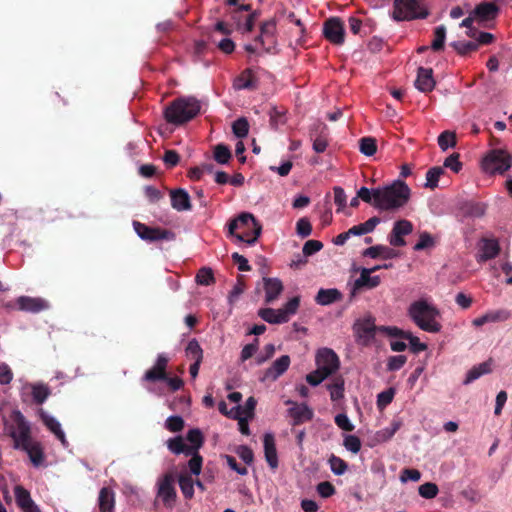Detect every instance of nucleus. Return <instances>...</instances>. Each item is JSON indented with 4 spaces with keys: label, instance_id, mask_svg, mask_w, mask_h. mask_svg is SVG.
<instances>
[{
    "label": "nucleus",
    "instance_id": "obj_15",
    "mask_svg": "<svg viewBox=\"0 0 512 512\" xmlns=\"http://www.w3.org/2000/svg\"><path fill=\"white\" fill-rule=\"evenodd\" d=\"M510 318V312L504 309L489 310L483 315L476 317L472 320V325L475 328H480L489 323L504 322Z\"/></svg>",
    "mask_w": 512,
    "mask_h": 512
},
{
    "label": "nucleus",
    "instance_id": "obj_21",
    "mask_svg": "<svg viewBox=\"0 0 512 512\" xmlns=\"http://www.w3.org/2000/svg\"><path fill=\"white\" fill-rule=\"evenodd\" d=\"M16 303L20 310L32 313H37L48 308L47 301L42 298L20 296L16 300Z\"/></svg>",
    "mask_w": 512,
    "mask_h": 512
},
{
    "label": "nucleus",
    "instance_id": "obj_39",
    "mask_svg": "<svg viewBox=\"0 0 512 512\" xmlns=\"http://www.w3.org/2000/svg\"><path fill=\"white\" fill-rule=\"evenodd\" d=\"M359 150L365 156H373L377 151L376 139L373 137H363L359 140Z\"/></svg>",
    "mask_w": 512,
    "mask_h": 512
},
{
    "label": "nucleus",
    "instance_id": "obj_2",
    "mask_svg": "<svg viewBox=\"0 0 512 512\" xmlns=\"http://www.w3.org/2000/svg\"><path fill=\"white\" fill-rule=\"evenodd\" d=\"M410 196L409 187L402 181L376 188L375 208L392 211L404 206Z\"/></svg>",
    "mask_w": 512,
    "mask_h": 512
},
{
    "label": "nucleus",
    "instance_id": "obj_33",
    "mask_svg": "<svg viewBox=\"0 0 512 512\" xmlns=\"http://www.w3.org/2000/svg\"><path fill=\"white\" fill-rule=\"evenodd\" d=\"M491 372V367L488 362L480 363L476 366H473L466 373L465 379L463 380L464 385H469L472 382L479 379L481 376L489 374Z\"/></svg>",
    "mask_w": 512,
    "mask_h": 512
},
{
    "label": "nucleus",
    "instance_id": "obj_1",
    "mask_svg": "<svg viewBox=\"0 0 512 512\" xmlns=\"http://www.w3.org/2000/svg\"><path fill=\"white\" fill-rule=\"evenodd\" d=\"M407 314L422 331L435 334L442 330V324L439 321L441 312L429 298L413 301L408 307Z\"/></svg>",
    "mask_w": 512,
    "mask_h": 512
},
{
    "label": "nucleus",
    "instance_id": "obj_50",
    "mask_svg": "<svg viewBox=\"0 0 512 512\" xmlns=\"http://www.w3.org/2000/svg\"><path fill=\"white\" fill-rule=\"evenodd\" d=\"M445 39H446V28L443 25L438 26L434 32V39L431 44L432 49L435 51L442 49Z\"/></svg>",
    "mask_w": 512,
    "mask_h": 512
},
{
    "label": "nucleus",
    "instance_id": "obj_42",
    "mask_svg": "<svg viewBox=\"0 0 512 512\" xmlns=\"http://www.w3.org/2000/svg\"><path fill=\"white\" fill-rule=\"evenodd\" d=\"M231 158V151L228 146L218 144L214 147V159L219 164H227Z\"/></svg>",
    "mask_w": 512,
    "mask_h": 512
},
{
    "label": "nucleus",
    "instance_id": "obj_43",
    "mask_svg": "<svg viewBox=\"0 0 512 512\" xmlns=\"http://www.w3.org/2000/svg\"><path fill=\"white\" fill-rule=\"evenodd\" d=\"M186 439L190 442L189 448H193V454L202 446L203 436L199 429L189 430Z\"/></svg>",
    "mask_w": 512,
    "mask_h": 512
},
{
    "label": "nucleus",
    "instance_id": "obj_25",
    "mask_svg": "<svg viewBox=\"0 0 512 512\" xmlns=\"http://www.w3.org/2000/svg\"><path fill=\"white\" fill-rule=\"evenodd\" d=\"M265 302L273 303L282 293L283 284L278 278H264Z\"/></svg>",
    "mask_w": 512,
    "mask_h": 512
},
{
    "label": "nucleus",
    "instance_id": "obj_53",
    "mask_svg": "<svg viewBox=\"0 0 512 512\" xmlns=\"http://www.w3.org/2000/svg\"><path fill=\"white\" fill-rule=\"evenodd\" d=\"M451 45L459 54L462 55L478 48V43L473 41H455Z\"/></svg>",
    "mask_w": 512,
    "mask_h": 512
},
{
    "label": "nucleus",
    "instance_id": "obj_4",
    "mask_svg": "<svg viewBox=\"0 0 512 512\" xmlns=\"http://www.w3.org/2000/svg\"><path fill=\"white\" fill-rule=\"evenodd\" d=\"M316 370L306 376V381L317 386L326 378L334 374L340 366L339 357L329 348H322L316 354Z\"/></svg>",
    "mask_w": 512,
    "mask_h": 512
},
{
    "label": "nucleus",
    "instance_id": "obj_40",
    "mask_svg": "<svg viewBox=\"0 0 512 512\" xmlns=\"http://www.w3.org/2000/svg\"><path fill=\"white\" fill-rule=\"evenodd\" d=\"M444 173L443 167L436 166L429 169L426 173L425 186L434 189L438 186L440 176Z\"/></svg>",
    "mask_w": 512,
    "mask_h": 512
},
{
    "label": "nucleus",
    "instance_id": "obj_27",
    "mask_svg": "<svg viewBox=\"0 0 512 512\" xmlns=\"http://www.w3.org/2000/svg\"><path fill=\"white\" fill-rule=\"evenodd\" d=\"M472 13L477 21L482 23L494 19L498 13V7L494 3L484 2L476 6Z\"/></svg>",
    "mask_w": 512,
    "mask_h": 512
},
{
    "label": "nucleus",
    "instance_id": "obj_51",
    "mask_svg": "<svg viewBox=\"0 0 512 512\" xmlns=\"http://www.w3.org/2000/svg\"><path fill=\"white\" fill-rule=\"evenodd\" d=\"M403 339L408 340L410 348L414 353H419L427 349V345L409 331L404 334Z\"/></svg>",
    "mask_w": 512,
    "mask_h": 512
},
{
    "label": "nucleus",
    "instance_id": "obj_6",
    "mask_svg": "<svg viewBox=\"0 0 512 512\" xmlns=\"http://www.w3.org/2000/svg\"><path fill=\"white\" fill-rule=\"evenodd\" d=\"M5 430L13 439V447L15 449H20L21 446L33 440L31 437L30 423L19 410L12 412L11 421L5 422Z\"/></svg>",
    "mask_w": 512,
    "mask_h": 512
},
{
    "label": "nucleus",
    "instance_id": "obj_5",
    "mask_svg": "<svg viewBox=\"0 0 512 512\" xmlns=\"http://www.w3.org/2000/svg\"><path fill=\"white\" fill-rule=\"evenodd\" d=\"M200 111V103L193 97L179 98L165 109V119L172 124H183Z\"/></svg>",
    "mask_w": 512,
    "mask_h": 512
},
{
    "label": "nucleus",
    "instance_id": "obj_9",
    "mask_svg": "<svg viewBox=\"0 0 512 512\" xmlns=\"http://www.w3.org/2000/svg\"><path fill=\"white\" fill-rule=\"evenodd\" d=\"M360 276L355 279L350 286V297H355L363 289H373L380 285L381 278L378 275L372 276L375 269L360 268Z\"/></svg>",
    "mask_w": 512,
    "mask_h": 512
},
{
    "label": "nucleus",
    "instance_id": "obj_16",
    "mask_svg": "<svg viewBox=\"0 0 512 512\" xmlns=\"http://www.w3.org/2000/svg\"><path fill=\"white\" fill-rule=\"evenodd\" d=\"M290 357L288 355H283L276 359L272 365L265 370L261 381H275L277 380L281 375H283L287 369L290 366Z\"/></svg>",
    "mask_w": 512,
    "mask_h": 512
},
{
    "label": "nucleus",
    "instance_id": "obj_64",
    "mask_svg": "<svg viewBox=\"0 0 512 512\" xmlns=\"http://www.w3.org/2000/svg\"><path fill=\"white\" fill-rule=\"evenodd\" d=\"M13 379V372L6 363H0V385H8Z\"/></svg>",
    "mask_w": 512,
    "mask_h": 512
},
{
    "label": "nucleus",
    "instance_id": "obj_55",
    "mask_svg": "<svg viewBox=\"0 0 512 512\" xmlns=\"http://www.w3.org/2000/svg\"><path fill=\"white\" fill-rule=\"evenodd\" d=\"M357 195L358 197L368 203V204H371L375 207V202H376V188L375 189H369L367 187H361L358 191H357Z\"/></svg>",
    "mask_w": 512,
    "mask_h": 512
},
{
    "label": "nucleus",
    "instance_id": "obj_23",
    "mask_svg": "<svg viewBox=\"0 0 512 512\" xmlns=\"http://www.w3.org/2000/svg\"><path fill=\"white\" fill-rule=\"evenodd\" d=\"M415 87L421 92H430L435 87L433 71L431 68L420 67L415 80Z\"/></svg>",
    "mask_w": 512,
    "mask_h": 512
},
{
    "label": "nucleus",
    "instance_id": "obj_47",
    "mask_svg": "<svg viewBox=\"0 0 512 512\" xmlns=\"http://www.w3.org/2000/svg\"><path fill=\"white\" fill-rule=\"evenodd\" d=\"M300 303L298 296L291 298L283 308H280L283 316H285V323L289 321L290 317L296 314Z\"/></svg>",
    "mask_w": 512,
    "mask_h": 512
},
{
    "label": "nucleus",
    "instance_id": "obj_58",
    "mask_svg": "<svg viewBox=\"0 0 512 512\" xmlns=\"http://www.w3.org/2000/svg\"><path fill=\"white\" fill-rule=\"evenodd\" d=\"M214 277L210 268H202L196 275V282L201 285H210L213 283Z\"/></svg>",
    "mask_w": 512,
    "mask_h": 512
},
{
    "label": "nucleus",
    "instance_id": "obj_48",
    "mask_svg": "<svg viewBox=\"0 0 512 512\" xmlns=\"http://www.w3.org/2000/svg\"><path fill=\"white\" fill-rule=\"evenodd\" d=\"M300 303L298 296L291 298L283 308H280L283 316H285V323L289 321L290 317L296 314Z\"/></svg>",
    "mask_w": 512,
    "mask_h": 512
},
{
    "label": "nucleus",
    "instance_id": "obj_38",
    "mask_svg": "<svg viewBox=\"0 0 512 512\" xmlns=\"http://www.w3.org/2000/svg\"><path fill=\"white\" fill-rule=\"evenodd\" d=\"M179 486L184 497L190 499L194 495V482L187 474H180L178 478Z\"/></svg>",
    "mask_w": 512,
    "mask_h": 512
},
{
    "label": "nucleus",
    "instance_id": "obj_13",
    "mask_svg": "<svg viewBox=\"0 0 512 512\" xmlns=\"http://www.w3.org/2000/svg\"><path fill=\"white\" fill-rule=\"evenodd\" d=\"M325 37L334 44H342L344 42V26L338 18L327 20L323 27Z\"/></svg>",
    "mask_w": 512,
    "mask_h": 512
},
{
    "label": "nucleus",
    "instance_id": "obj_18",
    "mask_svg": "<svg viewBox=\"0 0 512 512\" xmlns=\"http://www.w3.org/2000/svg\"><path fill=\"white\" fill-rule=\"evenodd\" d=\"M14 494L16 503L23 512H41L38 505L32 500L30 492L24 487L15 486Z\"/></svg>",
    "mask_w": 512,
    "mask_h": 512
},
{
    "label": "nucleus",
    "instance_id": "obj_26",
    "mask_svg": "<svg viewBox=\"0 0 512 512\" xmlns=\"http://www.w3.org/2000/svg\"><path fill=\"white\" fill-rule=\"evenodd\" d=\"M500 247L495 239H483L479 249L477 260L484 262L495 258L499 253Z\"/></svg>",
    "mask_w": 512,
    "mask_h": 512
},
{
    "label": "nucleus",
    "instance_id": "obj_12",
    "mask_svg": "<svg viewBox=\"0 0 512 512\" xmlns=\"http://www.w3.org/2000/svg\"><path fill=\"white\" fill-rule=\"evenodd\" d=\"M20 394L23 401L27 400L29 394L37 404L44 403L50 395V390L47 385L43 383H28L24 382L20 388Z\"/></svg>",
    "mask_w": 512,
    "mask_h": 512
},
{
    "label": "nucleus",
    "instance_id": "obj_62",
    "mask_svg": "<svg viewBox=\"0 0 512 512\" xmlns=\"http://www.w3.org/2000/svg\"><path fill=\"white\" fill-rule=\"evenodd\" d=\"M237 455L247 464L250 465L253 462L254 454L253 451L245 445H240L236 449Z\"/></svg>",
    "mask_w": 512,
    "mask_h": 512
},
{
    "label": "nucleus",
    "instance_id": "obj_46",
    "mask_svg": "<svg viewBox=\"0 0 512 512\" xmlns=\"http://www.w3.org/2000/svg\"><path fill=\"white\" fill-rule=\"evenodd\" d=\"M438 145L442 151L456 145L455 134L450 131H444L438 137Z\"/></svg>",
    "mask_w": 512,
    "mask_h": 512
},
{
    "label": "nucleus",
    "instance_id": "obj_7",
    "mask_svg": "<svg viewBox=\"0 0 512 512\" xmlns=\"http://www.w3.org/2000/svg\"><path fill=\"white\" fill-rule=\"evenodd\" d=\"M428 14L423 0H394L392 18L396 21L424 19Z\"/></svg>",
    "mask_w": 512,
    "mask_h": 512
},
{
    "label": "nucleus",
    "instance_id": "obj_22",
    "mask_svg": "<svg viewBox=\"0 0 512 512\" xmlns=\"http://www.w3.org/2000/svg\"><path fill=\"white\" fill-rule=\"evenodd\" d=\"M19 450H23L27 453L34 467L38 468L44 464L45 456L43 448L39 442L31 440L24 446H21Z\"/></svg>",
    "mask_w": 512,
    "mask_h": 512
},
{
    "label": "nucleus",
    "instance_id": "obj_37",
    "mask_svg": "<svg viewBox=\"0 0 512 512\" xmlns=\"http://www.w3.org/2000/svg\"><path fill=\"white\" fill-rule=\"evenodd\" d=\"M236 90L251 89L255 87V79L250 70L244 71L233 83Z\"/></svg>",
    "mask_w": 512,
    "mask_h": 512
},
{
    "label": "nucleus",
    "instance_id": "obj_60",
    "mask_svg": "<svg viewBox=\"0 0 512 512\" xmlns=\"http://www.w3.org/2000/svg\"><path fill=\"white\" fill-rule=\"evenodd\" d=\"M191 459L188 461V467L190 469V472L193 475H199L201 473L202 468V457L198 454V452H195L194 454L190 455Z\"/></svg>",
    "mask_w": 512,
    "mask_h": 512
},
{
    "label": "nucleus",
    "instance_id": "obj_14",
    "mask_svg": "<svg viewBox=\"0 0 512 512\" xmlns=\"http://www.w3.org/2000/svg\"><path fill=\"white\" fill-rule=\"evenodd\" d=\"M38 414L50 432H52L59 439L64 447H67L68 441L66 439L65 432L62 429L61 423L44 409H39Z\"/></svg>",
    "mask_w": 512,
    "mask_h": 512
},
{
    "label": "nucleus",
    "instance_id": "obj_17",
    "mask_svg": "<svg viewBox=\"0 0 512 512\" xmlns=\"http://www.w3.org/2000/svg\"><path fill=\"white\" fill-rule=\"evenodd\" d=\"M413 226L408 220H399L394 223L391 235L389 236V243L392 246H404L405 240L403 236L412 232Z\"/></svg>",
    "mask_w": 512,
    "mask_h": 512
},
{
    "label": "nucleus",
    "instance_id": "obj_57",
    "mask_svg": "<svg viewBox=\"0 0 512 512\" xmlns=\"http://www.w3.org/2000/svg\"><path fill=\"white\" fill-rule=\"evenodd\" d=\"M165 427L171 432L181 431L184 427V420L181 416H169L166 419Z\"/></svg>",
    "mask_w": 512,
    "mask_h": 512
},
{
    "label": "nucleus",
    "instance_id": "obj_11",
    "mask_svg": "<svg viewBox=\"0 0 512 512\" xmlns=\"http://www.w3.org/2000/svg\"><path fill=\"white\" fill-rule=\"evenodd\" d=\"M133 227L137 235L142 240L157 241V240H171L174 238V234L165 229L151 228L140 222L134 221Z\"/></svg>",
    "mask_w": 512,
    "mask_h": 512
},
{
    "label": "nucleus",
    "instance_id": "obj_59",
    "mask_svg": "<svg viewBox=\"0 0 512 512\" xmlns=\"http://www.w3.org/2000/svg\"><path fill=\"white\" fill-rule=\"evenodd\" d=\"M336 425L347 432L353 431L355 426L350 421L349 417L345 413H339L335 416Z\"/></svg>",
    "mask_w": 512,
    "mask_h": 512
},
{
    "label": "nucleus",
    "instance_id": "obj_32",
    "mask_svg": "<svg viewBox=\"0 0 512 512\" xmlns=\"http://www.w3.org/2000/svg\"><path fill=\"white\" fill-rule=\"evenodd\" d=\"M354 329L358 338L363 340L365 343L370 341L375 335V326L369 319L358 321L355 324Z\"/></svg>",
    "mask_w": 512,
    "mask_h": 512
},
{
    "label": "nucleus",
    "instance_id": "obj_8",
    "mask_svg": "<svg viewBox=\"0 0 512 512\" xmlns=\"http://www.w3.org/2000/svg\"><path fill=\"white\" fill-rule=\"evenodd\" d=\"M512 166V156L505 150H491L482 160V168L489 174H502Z\"/></svg>",
    "mask_w": 512,
    "mask_h": 512
},
{
    "label": "nucleus",
    "instance_id": "obj_44",
    "mask_svg": "<svg viewBox=\"0 0 512 512\" xmlns=\"http://www.w3.org/2000/svg\"><path fill=\"white\" fill-rule=\"evenodd\" d=\"M186 356L194 361L201 362L203 358V351L199 343L193 339L189 341L186 347Z\"/></svg>",
    "mask_w": 512,
    "mask_h": 512
},
{
    "label": "nucleus",
    "instance_id": "obj_31",
    "mask_svg": "<svg viewBox=\"0 0 512 512\" xmlns=\"http://www.w3.org/2000/svg\"><path fill=\"white\" fill-rule=\"evenodd\" d=\"M98 502L100 512H114L115 495L110 488L104 487L100 490Z\"/></svg>",
    "mask_w": 512,
    "mask_h": 512
},
{
    "label": "nucleus",
    "instance_id": "obj_19",
    "mask_svg": "<svg viewBox=\"0 0 512 512\" xmlns=\"http://www.w3.org/2000/svg\"><path fill=\"white\" fill-rule=\"evenodd\" d=\"M286 404L292 405L291 408L288 410V413L289 416L292 418L294 425H299L312 419L313 411L308 407L307 404H296L291 400H288Z\"/></svg>",
    "mask_w": 512,
    "mask_h": 512
},
{
    "label": "nucleus",
    "instance_id": "obj_45",
    "mask_svg": "<svg viewBox=\"0 0 512 512\" xmlns=\"http://www.w3.org/2000/svg\"><path fill=\"white\" fill-rule=\"evenodd\" d=\"M233 134L237 138H244L248 135L249 124L246 118H239L232 124Z\"/></svg>",
    "mask_w": 512,
    "mask_h": 512
},
{
    "label": "nucleus",
    "instance_id": "obj_56",
    "mask_svg": "<svg viewBox=\"0 0 512 512\" xmlns=\"http://www.w3.org/2000/svg\"><path fill=\"white\" fill-rule=\"evenodd\" d=\"M407 362V357L405 355H396L388 358L387 361V370L389 371H397L400 370L405 363Z\"/></svg>",
    "mask_w": 512,
    "mask_h": 512
},
{
    "label": "nucleus",
    "instance_id": "obj_63",
    "mask_svg": "<svg viewBox=\"0 0 512 512\" xmlns=\"http://www.w3.org/2000/svg\"><path fill=\"white\" fill-rule=\"evenodd\" d=\"M393 397H394V390L393 389H388V390L382 391L377 396V405H378V407L379 408L386 407L388 404H390L392 402Z\"/></svg>",
    "mask_w": 512,
    "mask_h": 512
},
{
    "label": "nucleus",
    "instance_id": "obj_28",
    "mask_svg": "<svg viewBox=\"0 0 512 512\" xmlns=\"http://www.w3.org/2000/svg\"><path fill=\"white\" fill-rule=\"evenodd\" d=\"M171 206L177 211H187L191 209L190 196L184 189L171 191Z\"/></svg>",
    "mask_w": 512,
    "mask_h": 512
},
{
    "label": "nucleus",
    "instance_id": "obj_20",
    "mask_svg": "<svg viewBox=\"0 0 512 512\" xmlns=\"http://www.w3.org/2000/svg\"><path fill=\"white\" fill-rule=\"evenodd\" d=\"M265 460L271 469L278 467V454L274 435L270 432L264 434L263 437Z\"/></svg>",
    "mask_w": 512,
    "mask_h": 512
},
{
    "label": "nucleus",
    "instance_id": "obj_36",
    "mask_svg": "<svg viewBox=\"0 0 512 512\" xmlns=\"http://www.w3.org/2000/svg\"><path fill=\"white\" fill-rule=\"evenodd\" d=\"M332 401L336 402L344 397V379L341 376L333 378L332 382L327 384Z\"/></svg>",
    "mask_w": 512,
    "mask_h": 512
},
{
    "label": "nucleus",
    "instance_id": "obj_54",
    "mask_svg": "<svg viewBox=\"0 0 512 512\" xmlns=\"http://www.w3.org/2000/svg\"><path fill=\"white\" fill-rule=\"evenodd\" d=\"M297 235L301 238H306L312 233L311 223L307 218H300L296 223Z\"/></svg>",
    "mask_w": 512,
    "mask_h": 512
},
{
    "label": "nucleus",
    "instance_id": "obj_35",
    "mask_svg": "<svg viewBox=\"0 0 512 512\" xmlns=\"http://www.w3.org/2000/svg\"><path fill=\"white\" fill-rule=\"evenodd\" d=\"M259 317L269 324L285 323L281 309L262 308L258 311Z\"/></svg>",
    "mask_w": 512,
    "mask_h": 512
},
{
    "label": "nucleus",
    "instance_id": "obj_3",
    "mask_svg": "<svg viewBox=\"0 0 512 512\" xmlns=\"http://www.w3.org/2000/svg\"><path fill=\"white\" fill-rule=\"evenodd\" d=\"M262 232V225L248 212H243L228 224V233L238 242L254 245Z\"/></svg>",
    "mask_w": 512,
    "mask_h": 512
},
{
    "label": "nucleus",
    "instance_id": "obj_10",
    "mask_svg": "<svg viewBox=\"0 0 512 512\" xmlns=\"http://www.w3.org/2000/svg\"><path fill=\"white\" fill-rule=\"evenodd\" d=\"M157 497L166 507H172L176 499L174 478L171 474L161 476L157 480Z\"/></svg>",
    "mask_w": 512,
    "mask_h": 512
},
{
    "label": "nucleus",
    "instance_id": "obj_30",
    "mask_svg": "<svg viewBox=\"0 0 512 512\" xmlns=\"http://www.w3.org/2000/svg\"><path fill=\"white\" fill-rule=\"evenodd\" d=\"M341 298L342 294L336 288L320 289L315 297V301L321 306H327L338 300H341Z\"/></svg>",
    "mask_w": 512,
    "mask_h": 512
},
{
    "label": "nucleus",
    "instance_id": "obj_61",
    "mask_svg": "<svg viewBox=\"0 0 512 512\" xmlns=\"http://www.w3.org/2000/svg\"><path fill=\"white\" fill-rule=\"evenodd\" d=\"M323 248V244L318 240H308L303 246V254L305 256H311L314 253L320 251Z\"/></svg>",
    "mask_w": 512,
    "mask_h": 512
},
{
    "label": "nucleus",
    "instance_id": "obj_52",
    "mask_svg": "<svg viewBox=\"0 0 512 512\" xmlns=\"http://www.w3.org/2000/svg\"><path fill=\"white\" fill-rule=\"evenodd\" d=\"M343 445L348 451L354 454H357L361 450V441L355 435H345Z\"/></svg>",
    "mask_w": 512,
    "mask_h": 512
},
{
    "label": "nucleus",
    "instance_id": "obj_49",
    "mask_svg": "<svg viewBox=\"0 0 512 512\" xmlns=\"http://www.w3.org/2000/svg\"><path fill=\"white\" fill-rule=\"evenodd\" d=\"M418 492L425 499H433L437 496L439 489L435 483L427 482L419 486Z\"/></svg>",
    "mask_w": 512,
    "mask_h": 512
},
{
    "label": "nucleus",
    "instance_id": "obj_34",
    "mask_svg": "<svg viewBox=\"0 0 512 512\" xmlns=\"http://www.w3.org/2000/svg\"><path fill=\"white\" fill-rule=\"evenodd\" d=\"M167 447L172 453L176 455L184 454L189 456L193 454V448H189V445H187L184 439L180 436L170 438L167 441Z\"/></svg>",
    "mask_w": 512,
    "mask_h": 512
},
{
    "label": "nucleus",
    "instance_id": "obj_41",
    "mask_svg": "<svg viewBox=\"0 0 512 512\" xmlns=\"http://www.w3.org/2000/svg\"><path fill=\"white\" fill-rule=\"evenodd\" d=\"M328 463L331 471L337 476L343 475L348 469L347 463L335 455L329 457Z\"/></svg>",
    "mask_w": 512,
    "mask_h": 512
},
{
    "label": "nucleus",
    "instance_id": "obj_24",
    "mask_svg": "<svg viewBox=\"0 0 512 512\" xmlns=\"http://www.w3.org/2000/svg\"><path fill=\"white\" fill-rule=\"evenodd\" d=\"M261 33L255 39L256 42L261 43L267 52L270 51V46L274 44V34L276 31V22L268 20L261 25Z\"/></svg>",
    "mask_w": 512,
    "mask_h": 512
},
{
    "label": "nucleus",
    "instance_id": "obj_29",
    "mask_svg": "<svg viewBox=\"0 0 512 512\" xmlns=\"http://www.w3.org/2000/svg\"><path fill=\"white\" fill-rule=\"evenodd\" d=\"M363 256L370 257V258H383V259H392L397 256V252L387 246L383 245H375L371 246L363 251Z\"/></svg>",
    "mask_w": 512,
    "mask_h": 512
}]
</instances>
